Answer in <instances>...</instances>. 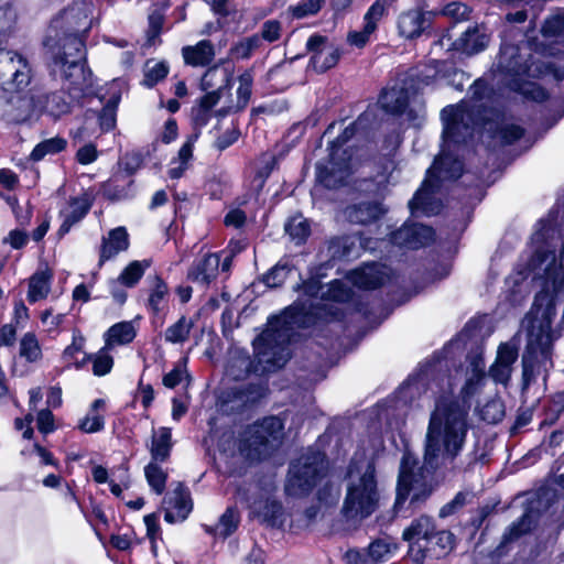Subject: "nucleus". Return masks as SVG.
<instances>
[{
  "mask_svg": "<svg viewBox=\"0 0 564 564\" xmlns=\"http://www.w3.org/2000/svg\"><path fill=\"white\" fill-rule=\"evenodd\" d=\"M484 380L482 367L475 365L474 373L462 390V398L440 397L430 414L424 438V467L405 452L401 459L398 479L397 503L411 496V503L426 499L431 494L424 471L441 465L452 464L463 451L469 430L470 404L466 398L471 395Z\"/></svg>",
  "mask_w": 564,
  "mask_h": 564,
  "instance_id": "obj_1",
  "label": "nucleus"
},
{
  "mask_svg": "<svg viewBox=\"0 0 564 564\" xmlns=\"http://www.w3.org/2000/svg\"><path fill=\"white\" fill-rule=\"evenodd\" d=\"M90 9L76 3L55 18L47 30L44 46L52 58V72L69 82L68 89L82 94L91 87V73L84 61L82 33L90 29Z\"/></svg>",
  "mask_w": 564,
  "mask_h": 564,
  "instance_id": "obj_2",
  "label": "nucleus"
},
{
  "mask_svg": "<svg viewBox=\"0 0 564 564\" xmlns=\"http://www.w3.org/2000/svg\"><path fill=\"white\" fill-rule=\"evenodd\" d=\"M554 316V296L543 290L535 295L533 307L522 321V327L527 329V347L522 356L525 380L533 376L536 365L544 370L552 366V345L557 338L551 329Z\"/></svg>",
  "mask_w": 564,
  "mask_h": 564,
  "instance_id": "obj_3",
  "label": "nucleus"
},
{
  "mask_svg": "<svg viewBox=\"0 0 564 564\" xmlns=\"http://www.w3.org/2000/svg\"><path fill=\"white\" fill-rule=\"evenodd\" d=\"M379 501L375 463L365 455H356L348 467L341 512L347 520H362L378 509Z\"/></svg>",
  "mask_w": 564,
  "mask_h": 564,
  "instance_id": "obj_4",
  "label": "nucleus"
},
{
  "mask_svg": "<svg viewBox=\"0 0 564 564\" xmlns=\"http://www.w3.org/2000/svg\"><path fill=\"white\" fill-rule=\"evenodd\" d=\"M304 302L300 300L281 316L269 319L267 328L253 340L254 354L262 371H273L285 365L290 358L288 345L297 323L295 311L304 313Z\"/></svg>",
  "mask_w": 564,
  "mask_h": 564,
  "instance_id": "obj_5",
  "label": "nucleus"
},
{
  "mask_svg": "<svg viewBox=\"0 0 564 564\" xmlns=\"http://www.w3.org/2000/svg\"><path fill=\"white\" fill-rule=\"evenodd\" d=\"M282 440V421L276 416L264 417L246 429L239 442V451L247 459L259 462L276 451Z\"/></svg>",
  "mask_w": 564,
  "mask_h": 564,
  "instance_id": "obj_6",
  "label": "nucleus"
},
{
  "mask_svg": "<svg viewBox=\"0 0 564 564\" xmlns=\"http://www.w3.org/2000/svg\"><path fill=\"white\" fill-rule=\"evenodd\" d=\"M463 164L459 160L449 153H442L435 159L431 169L427 170L426 177L422 186L416 191L413 198L409 202L412 213L421 210L430 215L434 209L430 206V196L443 182L456 180L462 175Z\"/></svg>",
  "mask_w": 564,
  "mask_h": 564,
  "instance_id": "obj_7",
  "label": "nucleus"
},
{
  "mask_svg": "<svg viewBox=\"0 0 564 564\" xmlns=\"http://www.w3.org/2000/svg\"><path fill=\"white\" fill-rule=\"evenodd\" d=\"M326 470L327 462L322 453L308 452L302 455L290 467L285 492L293 497L308 494L325 476Z\"/></svg>",
  "mask_w": 564,
  "mask_h": 564,
  "instance_id": "obj_8",
  "label": "nucleus"
},
{
  "mask_svg": "<svg viewBox=\"0 0 564 564\" xmlns=\"http://www.w3.org/2000/svg\"><path fill=\"white\" fill-rule=\"evenodd\" d=\"M444 129L445 142L460 143L471 137L476 127L485 120L481 116L480 105L460 102L455 106H447L441 113Z\"/></svg>",
  "mask_w": 564,
  "mask_h": 564,
  "instance_id": "obj_9",
  "label": "nucleus"
},
{
  "mask_svg": "<svg viewBox=\"0 0 564 564\" xmlns=\"http://www.w3.org/2000/svg\"><path fill=\"white\" fill-rule=\"evenodd\" d=\"M33 79V69L25 56L0 48V85L10 93L23 91Z\"/></svg>",
  "mask_w": 564,
  "mask_h": 564,
  "instance_id": "obj_10",
  "label": "nucleus"
},
{
  "mask_svg": "<svg viewBox=\"0 0 564 564\" xmlns=\"http://www.w3.org/2000/svg\"><path fill=\"white\" fill-rule=\"evenodd\" d=\"M455 545V536L446 530H434L431 536L422 542H413L409 547V556L414 564H423L426 558H440L448 554Z\"/></svg>",
  "mask_w": 564,
  "mask_h": 564,
  "instance_id": "obj_11",
  "label": "nucleus"
},
{
  "mask_svg": "<svg viewBox=\"0 0 564 564\" xmlns=\"http://www.w3.org/2000/svg\"><path fill=\"white\" fill-rule=\"evenodd\" d=\"M499 68L510 75L512 79L509 85L512 89H520V83L524 77H535L539 75V67H533V64H528L519 53V47L510 44H505L501 47L499 59Z\"/></svg>",
  "mask_w": 564,
  "mask_h": 564,
  "instance_id": "obj_12",
  "label": "nucleus"
},
{
  "mask_svg": "<svg viewBox=\"0 0 564 564\" xmlns=\"http://www.w3.org/2000/svg\"><path fill=\"white\" fill-rule=\"evenodd\" d=\"M337 156L338 154L330 152L326 162L316 164V180L326 188H336L350 176L351 170L348 160Z\"/></svg>",
  "mask_w": 564,
  "mask_h": 564,
  "instance_id": "obj_13",
  "label": "nucleus"
},
{
  "mask_svg": "<svg viewBox=\"0 0 564 564\" xmlns=\"http://www.w3.org/2000/svg\"><path fill=\"white\" fill-rule=\"evenodd\" d=\"M306 47L311 53V65L318 73L334 67L339 59V51L328 42L326 36L312 35L307 40Z\"/></svg>",
  "mask_w": 564,
  "mask_h": 564,
  "instance_id": "obj_14",
  "label": "nucleus"
},
{
  "mask_svg": "<svg viewBox=\"0 0 564 564\" xmlns=\"http://www.w3.org/2000/svg\"><path fill=\"white\" fill-rule=\"evenodd\" d=\"M164 519L169 523L184 521L193 509L189 491L182 484L169 492L163 500Z\"/></svg>",
  "mask_w": 564,
  "mask_h": 564,
  "instance_id": "obj_15",
  "label": "nucleus"
},
{
  "mask_svg": "<svg viewBox=\"0 0 564 564\" xmlns=\"http://www.w3.org/2000/svg\"><path fill=\"white\" fill-rule=\"evenodd\" d=\"M39 91L30 89L26 94L12 98L6 117L9 122L24 123L40 115Z\"/></svg>",
  "mask_w": 564,
  "mask_h": 564,
  "instance_id": "obj_16",
  "label": "nucleus"
},
{
  "mask_svg": "<svg viewBox=\"0 0 564 564\" xmlns=\"http://www.w3.org/2000/svg\"><path fill=\"white\" fill-rule=\"evenodd\" d=\"M434 240V230L422 224H405L392 234V241L408 249H419Z\"/></svg>",
  "mask_w": 564,
  "mask_h": 564,
  "instance_id": "obj_17",
  "label": "nucleus"
},
{
  "mask_svg": "<svg viewBox=\"0 0 564 564\" xmlns=\"http://www.w3.org/2000/svg\"><path fill=\"white\" fill-rule=\"evenodd\" d=\"M518 359L517 343H502L498 347L497 357L489 369V376L495 382L507 384L511 378L513 364Z\"/></svg>",
  "mask_w": 564,
  "mask_h": 564,
  "instance_id": "obj_18",
  "label": "nucleus"
},
{
  "mask_svg": "<svg viewBox=\"0 0 564 564\" xmlns=\"http://www.w3.org/2000/svg\"><path fill=\"white\" fill-rule=\"evenodd\" d=\"M217 76H220L221 84L219 87L213 91L207 93L205 96H203L198 105L199 107L212 111V109L218 104L221 93L225 88L228 87L230 82V75L227 72H219L217 67H212L206 70L204 76L202 77V88L204 90H207L209 88H213L215 84V79Z\"/></svg>",
  "mask_w": 564,
  "mask_h": 564,
  "instance_id": "obj_19",
  "label": "nucleus"
},
{
  "mask_svg": "<svg viewBox=\"0 0 564 564\" xmlns=\"http://www.w3.org/2000/svg\"><path fill=\"white\" fill-rule=\"evenodd\" d=\"M129 248V235L123 227L111 229L107 236L102 237L99 250V265L115 258L119 252Z\"/></svg>",
  "mask_w": 564,
  "mask_h": 564,
  "instance_id": "obj_20",
  "label": "nucleus"
},
{
  "mask_svg": "<svg viewBox=\"0 0 564 564\" xmlns=\"http://www.w3.org/2000/svg\"><path fill=\"white\" fill-rule=\"evenodd\" d=\"M387 278L383 267L377 263L366 264L351 271L348 280L359 289L372 290L380 286Z\"/></svg>",
  "mask_w": 564,
  "mask_h": 564,
  "instance_id": "obj_21",
  "label": "nucleus"
},
{
  "mask_svg": "<svg viewBox=\"0 0 564 564\" xmlns=\"http://www.w3.org/2000/svg\"><path fill=\"white\" fill-rule=\"evenodd\" d=\"M220 265L219 256L216 253L206 254L200 260L196 261L188 270L187 278L194 283L207 285L218 274Z\"/></svg>",
  "mask_w": 564,
  "mask_h": 564,
  "instance_id": "obj_22",
  "label": "nucleus"
},
{
  "mask_svg": "<svg viewBox=\"0 0 564 564\" xmlns=\"http://www.w3.org/2000/svg\"><path fill=\"white\" fill-rule=\"evenodd\" d=\"M147 446L151 455V462H167L173 448L171 429L165 426L153 429L150 443Z\"/></svg>",
  "mask_w": 564,
  "mask_h": 564,
  "instance_id": "obj_23",
  "label": "nucleus"
},
{
  "mask_svg": "<svg viewBox=\"0 0 564 564\" xmlns=\"http://www.w3.org/2000/svg\"><path fill=\"white\" fill-rule=\"evenodd\" d=\"M90 207L91 199L86 194L72 198L69 200L68 209L64 214V220L57 231L58 236H65L75 224L80 221L87 215Z\"/></svg>",
  "mask_w": 564,
  "mask_h": 564,
  "instance_id": "obj_24",
  "label": "nucleus"
},
{
  "mask_svg": "<svg viewBox=\"0 0 564 564\" xmlns=\"http://www.w3.org/2000/svg\"><path fill=\"white\" fill-rule=\"evenodd\" d=\"M384 213L381 204L366 202L348 206L344 214L352 224L366 225L379 219Z\"/></svg>",
  "mask_w": 564,
  "mask_h": 564,
  "instance_id": "obj_25",
  "label": "nucleus"
},
{
  "mask_svg": "<svg viewBox=\"0 0 564 564\" xmlns=\"http://www.w3.org/2000/svg\"><path fill=\"white\" fill-rule=\"evenodd\" d=\"M182 55L187 65L204 67L215 58V50L210 41L203 40L195 45L183 47Z\"/></svg>",
  "mask_w": 564,
  "mask_h": 564,
  "instance_id": "obj_26",
  "label": "nucleus"
},
{
  "mask_svg": "<svg viewBox=\"0 0 564 564\" xmlns=\"http://www.w3.org/2000/svg\"><path fill=\"white\" fill-rule=\"evenodd\" d=\"M40 113H46L53 118H59L69 112L70 105L63 91L44 94L39 91Z\"/></svg>",
  "mask_w": 564,
  "mask_h": 564,
  "instance_id": "obj_27",
  "label": "nucleus"
},
{
  "mask_svg": "<svg viewBox=\"0 0 564 564\" xmlns=\"http://www.w3.org/2000/svg\"><path fill=\"white\" fill-rule=\"evenodd\" d=\"M426 19L420 10H410L400 14L398 30L401 36L414 39L424 31Z\"/></svg>",
  "mask_w": 564,
  "mask_h": 564,
  "instance_id": "obj_28",
  "label": "nucleus"
},
{
  "mask_svg": "<svg viewBox=\"0 0 564 564\" xmlns=\"http://www.w3.org/2000/svg\"><path fill=\"white\" fill-rule=\"evenodd\" d=\"M197 138L198 133L189 135L178 150L177 156L171 161V166L167 171L170 178L177 180L184 175L185 171L188 170L189 163L193 159L194 143Z\"/></svg>",
  "mask_w": 564,
  "mask_h": 564,
  "instance_id": "obj_29",
  "label": "nucleus"
},
{
  "mask_svg": "<svg viewBox=\"0 0 564 564\" xmlns=\"http://www.w3.org/2000/svg\"><path fill=\"white\" fill-rule=\"evenodd\" d=\"M379 102L387 112L402 113L411 102V96L405 88L392 87L381 94Z\"/></svg>",
  "mask_w": 564,
  "mask_h": 564,
  "instance_id": "obj_30",
  "label": "nucleus"
},
{
  "mask_svg": "<svg viewBox=\"0 0 564 564\" xmlns=\"http://www.w3.org/2000/svg\"><path fill=\"white\" fill-rule=\"evenodd\" d=\"M137 335L135 327L131 322H120L112 325L105 334L106 349L116 346L130 344Z\"/></svg>",
  "mask_w": 564,
  "mask_h": 564,
  "instance_id": "obj_31",
  "label": "nucleus"
},
{
  "mask_svg": "<svg viewBox=\"0 0 564 564\" xmlns=\"http://www.w3.org/2000/svg\"><path fill=\"white\" fill-rule=\"evenodd\" d=\"M435 530V525L430 517L422 516L410 524L403 533L402 538L403 540L408 541L410 545L413 542H422L425 543V541L431 536L433 531Z\"/></svg>",
  "mask_w": 564,
  "mask_h": 564,
  "instance_id": "obj_32",
  "label": "nucleus"
},
{
  "mask_svg": "<svg viewBox=\"0 0 564 564\" xmlns=\"http://www.w3.org/2000/svg\"><path fill=\"white\" fill-rule=\"evenodd\" d=\"M52 273L48 270L35 272L29 281L28 301L35 303L46 299L51 291Z\"/></svg>",
  "mask_w": 564,
  "mask_h": 564,
  "instance_id": "obj_33",
  "label": "nucleus"
},
{
  "mask_svg": "<svg viewBox=\"0 0 564 564\" xmlns=\"http://www.w3.org/2000/svg\"><path fill=\"white\" fill-rule=\"evenodd\" d=\"M169 288L167 284L158 275L152 280L147 307L153 313H161L167 304Z\"/></svg>",
  "mask_w": 564,
  "mask_h": 564,
  "instance_id": "obj_34",
  "label": "nucleus"
},
{
  "mask_svg": "<svg viewBox=\"0 0 564 564\" xmlns=\"http://www.w3.org/2000/svg\"><path fill=\"white\" fill-rule=\"evenodd\" d=\"M357 242L355 236L333 238L328 243V253L333 259H349L357 254Z\"/></svg>",
  "mask_w": 564,
  "mask_h": 564,
  "instance_id": "obj_35",
  "label": "nucleus"
},
{
  "mask_svg": "<svg viewBox=\"0 0 564 564\" xmlns=\"http://www.w3.org/2000/svg\"><path fill=\"white\" fill-rule=\"evenodd\" d=\"M19 356L30 364H36L42 360V347L34 333L28 332L21 337L19 341Z\"/></svg>",
  "mask_w": 564,
  "mask_h": 564,
  "instance_id": "obj_36",
  "label": "nucleus"
},
{
  "mask_svg": "<svg viewBox=\"0 0 564 564\" xmlns=\"http://www.w3.org/2000/svg\"><path fill=\"white\" fill-rule=\"evenodd\" d=\"M488 44V37L477 28L468 29L460 36L458 47L466 54L471 55L482 51Z\"/></svg>",
  "mask_w": 564,
  "mask_h": 564,
  "instance_id": "obj_37",
  "label": "nucleus"
},
{
  "mask_svg": "<svg viewBox=\"0 0 564 564\" xmlns=\"http://www.w3.org/2000/svg\"><path fill=\"white\" fill-rule=\"evenodd\" d=\"M193 327L194 322L186 316H182L165 329L164 339L171 344H183L188 339Z\"/></svg>",
  "mask_w": 564,
  "mask_h": 564,
  "instance_id": "obj_38",
  "label": "nucleus"
},
{
  "mask_svg": "<svg viewBox=\"0 0 564 564\" xmlns=\"http://www.w3.org/2000/svg\"><path fill=\"white\" fill-rule=\"evenodd\" d=\"M159 462H151L144 467V476L150 488L156 494L162 495L165 490L167 471L164 470Z\"/></svg>",
  "mask_w": 564,
  "mask_h": 564,
  "instance_id": "obj_39",
  "label": "nucleus"
},
{
  "mask_svg": "<svg viewBox=\"0 0 564 564\" xmlns=\"http://www.w3.org/2000/svg\"><path fill=\"white\" fill-rule=\"evenodd\" d=\"M150 265L151 262L149 260L132 261L122 270L117 280L121 285L133 288Z\"/></svg>",
  "mask_w": 564,
  "mask_h": 564,
  "instance_id": "obj_40",
  "label": "nucleus"
},
{
  "mask_svg": "<svg viewBox=\"0 0 564 564\" xmlns=\"http://www.w3.org/2000/svg\"><path fill=\"white\" fill-rule=\"evenodd\" d=\"M67 141L61 137H54L40 142L31 152L33 161H41L48 154H56L65 150Z\"/></svg>",
  "mask_w": 564,
  "mask_h": 564,
  "instance_id": "obj_41",
  "label": "nucleus"
},
{
  "mask_svg": "<svg viewBox=\"0 0 564 564\" xmlns=\"http://www.w3.org/2000/svg\"><path fill=\"white\" fill-rule=\"evenodd\" d=\"M110 349H106V345L95 355H85L84 362L90 360L93 362V372L95 376L101 377L110 372L113 366V358L109 355Z\"/></svg>",
  "mask_w": 564,
  "mask_h": 564,
  "instance_id": "obj_42",
  "label": "nucleus"
},
{
  "mask_svg": "<svg viewBox=\"0 0 564 564\" xmlns=\"http://www.w3.org/2000/svg\"><path fill=\"white\" fill-rule=\"evenodd\" d=\"M169 74V65L165 62L148 61L144 66V78L142 85L153 87L163 80Z\"/></svg>",
  "mask_w": 564,
  "mask_h": 564,
  "instance_id": "obj_43",
  "label": "nucleus"
},
{
  "mask_svg": "<svg viewBox=\"0 0 564 564\" xmlns=\"http://www.w3.org/2000/svg\"><path fill=\"white\" fill-rule=\"evenodd\" d=\"M397 162L392 158H383L377 164V171L373 180L378 186V191H383L391 183V177L397 171Z\"/></svg>",
  "mask_w": 564,
  "mask_h": 564,
  "instance_id": "obj_44",
  "label": "nucleus"
},
{
  "mask_svg": "<svg viewBox=\"0 0 564 564\" xmlns=\"http://www.w3.org/2000/svg\"><path fill=\"white\" fill-rule=\"evenodd\" d=\"M285 231L297 245L302 243L310 236L311 228L308 221L302 216H295L285 224Z\"/></svg>",
  "mask_w": 564,
  "mask_h": 564,
  "instance_id": "obj_45",
  "label": "nucleus"
},
{
  "mask_svg": "<svg viewBox=\"0 0 564 564\" xmlns=\"http://www.w3.org/2000/svg\"><path fill=\"white\" fill-rule=\"evenodd\" d=\"M478 412L482 421L496 424L500 422L505 415L503 403L499 398H492L482 404Z\"/></svg>",
  "mask_w": 564,
  "mask_h": 564,
  "instance_id": "obj_46",
  "label": "nucleus"
},
{
  "mask_svg": "<svg viewBox=\"0 0 564 564\" xmlns=\"http://www.w3.org/2000/svg\"><path fill=\"white\" fill-rule=\"evenodd\" d=\"M261 45V40L258 34H254L252 36L246 37L235 44L230 48V54L234 58L237 59H246L251 56V54L259 48Z\"/></svg>",
  "mask_w": 564,
  "mask_h": 564,
  "instance_id": "obj_47",
  "label": "nucleus"
},
{
  "mask_svg": "<svg viewBox=\"0 0 564 564\" xmlns=\"http://www.w3.org/2000/svg\"><path fill=\"white\" fill-rule=\"evenodd\" d=\"M85 346V337L79 330L73 332L72 344L68 345L63 351V359L68 365L74 364L77 368H80L85 362L77 361V354L83 352Z\"/></svg>",
  "mask_w": 564,
  "mask_h": 564,
  "instance_id": "obj_48",
  "label": "nucleus"
},
{
  "mask_svg": "<svg viewBox=\"0 0 564 564\" xmlns=\"http://www.w3.org/2000/svg\"><path fill=\"white\" fill-rule=\"evenodd\" d=\"M291 268L286 262H279L265 274H263L262 281L269 288H279L286 280Z\"/></svg>",
  "mask_w": 564,
  "mask_h": 564,
  "instance_id": "obj_49",
  "label": "nucleus"
},
{
  "mask_svg": "<svg viewBox=\"0 0 564 564\" xmlns=\"http://www.w3.org/2000/svg\"><path fill=\"white\" fill-rule=\"evenodd\" d=\"M238 523V511L234 508H228L225 511V513L220 517L219 522L215 528V533L223 538H227L237 529Z\"/></svg>",
  "mask_w": 564,
  "mask_h": 564,
  "instance_id": "obj_50",
  "label": "nucleus"
},
{
  "mask_svg": "<svg viewBox=\"0 0 564 564\" xmlns=\"http://www.w3.org/2000/svg\"><path fill=\"white\" fill-rule=\"evenodd\" d=\"M260 516L271 527H279L283 523V508L274 500H267L263 503Z\"/></svg>",
  "mask_w": 564,
  "mask_h": 564,
  "instance_id": "obj_51",
  "label": "nucleus"
},
{
  "mask_svg": "<svg viewBox=\"0 0 564 564\" xmlns=\"http://www.w3.org/2000/svg\"><path fill=\"white\" fill-rule=\"evenodd\" d=\"M325 0H303L289 8L292 17L303 19L308 15H315L323 7Z\"/></svg>",
  "mask_w": 564,
  "mask_h": 564,
  "instance_id": "obj_52",
  "label": "nucleus"
},
{
  "mask_svg": "<svg viewBox=\"0 0 564 564\" xmlns=\"http://www.w3.org/2000/svg\"><path fill=\"white\" fill-rule=\"evenodd\" d=\"M252 362L247 356H237L230 360L227 372L234 379H243L251 371Z\"/></svg>",
  "mask_w": 564,
  "mask_h": 564,
  "instance_id": "obj_53",
  "label": "nucleus"
},
{
  "mask_svg": "<svg viewBox=\"0 0 564 564\" xmlns=\"http://www.w3.org/2000/svg\"><path fill=\"white\" fill-rule=\"evenodd\" d=\"M252 76L245 73L239 76V87L237 89V109H243L251 96Z\"/></svg>",
  "mask_w": 564,
  "mask_h": 564,
  "instance_id": "obj_54",
  "label": "nucleus"
},
{
  "mask_svg": "<svg viewBox=\"0 0 564 564\" xmlns=\"http://www.w3.org/2000/svg\"><path fill=\"white\" fill-rule=\"evenodd\" d=\"M361 118H358L355 122H351L349 126H347L343 133L330 142V152L338 154L340 148L357 133L358 129L361 127Z\"/></svg>",
  "mask_w": 564,
  "mask_h": 564,
  "instance_id": "obj_55",
  "label": "nucleus"
},
{
  "mask_svg": "<svg viewBox=\"0 0 564 564\" xmlns=\"http://www.w3.org/2000/svg\"><path fill=\"white\" fill-rule=\"evenodd\" d=\"M105 419L104 415L95 412H90L79 422V430L84 433H96L104 429Z\"/></svg>",
  "mask_w": 564,
  "mask_h": 564,
  "instance_id": "obj_56",
  "label": "nucleus"
},
{
  "mask_svg": "<svg viewBox=\"0 0 564 564\" xmlns=\"http://www.w3.org/2000/svg\"><path fill=\"white\" fill-rule=\"evenodd\" d=\"M395 549L397 546L393 543H390L386 540H377L369 545L368 550L372 560L380 561L394 552Z\"/></svg>",
  "mask_w": 564,
  "mask_h": 564,
  "instance_id": "obj_57",
  "label": "nucleus"
},
{
  "mask_svg": "<svg viewBox=\"0 0 564 564\" xmlns=\"http://www.w3.org/2000/svg\"><path fill=\"white\" fill-rule=\"evenodd\" d=\"M387 11L386 0H376L365 14V23H372L373 30L377 29L378 22L383 18Z\"/></svg>",
  "mask_w": 564,
  "mask_h": 564,
  "instance_id": "obj_58",
  "label": "nucleus"
},
{
  "mask_svg": "<svg viewBox=\"0 0 564 564\" xmlns=\"http://www.w3.org/2000/svg\"><path fill=\"white\" fill-rule=\"evenodd\" d=\"M267 389L260 384H249L246 389L238 392V399L245 404H253L262 399Z\"/></svg>",
  "mask_w": 564,
  "mask_h": 564,
  "instance_id": "obj_59",
  "label": "nucleus"
},
{
  "mask_svg": "<svg viewBox=\"0 0 564 564\" xmlns=\"http://www.w3.org/2000/svg\"><path fill=\"white\" fill-rule=\"evenodd\" d=\"M325 295L335 302H344L349 299L350 290L344 282L335 280L329 284L327 292L322 293L321 297H324Z\"/></svg>",
  "mask_w": 564,
  "mask_h": 564,
  "instance_id": "obj_60",
  "label": "nucleus"
},
{
  "mask_svg": "<svg viewBox=\"0 0 564 564\" xmlns=\"http://www.w3.org/2000/svg\"><path fill=\"white\" fill-rule=\"evenodd\" d=\"M443 14L455 21H464L469 18V8L460 2H452L444 7Z\"/></svg>",
  "mask_w": 564,
  "mask_h": 564,
  "instance_id": "obj_61",
  "label": "nucleus"
},
{
  "mask_svg": "<svg viewBox=\"0 0 564 564\" xmlns=\"http://www.w3.org/2000/svg\"><path fill=\"white\" fill-rule=\"evenodd\" d=\"M99 126L102 131H109L116 126V102L107 104L98 116Z\"/></svg>",
  "mask_w": 564,
  "mask_h": 564,
  "instance_id": "obj_62",
  "label": "nucleus"
},
{
  "mask_svg": "<svg viewBox=\"0 0 564 564\" xmlns=\"http://www.w3.org/2000/svg\"><path fill=\"white\" fill-rule=\"evenodd\" d=\"M15 21V12L9 0H0V32L9 30Z\"/></svg>",
  "mask_w": 564,
  "mask_h": 564,
  "instance_id": "obj_63",
  "label": "nucleus"
},
{
  "mask_svg": "<svg viewBox=\"0 0 564 564\" xmlns=\"http://www.w3.org/2000/svg\"><path fill=\"white\" fill-rule=\"evenodd\" d=\"M164 18L163 15L154 11L149 15V29H148V43L153 45L155 43V39L160 35L162 26H163Z\"/></svg>",
  "mask_w": 564,
  "mask_h": 564,
  "instance_id": "obj_64",
  "label": "nucleus"
}]
</instances>
